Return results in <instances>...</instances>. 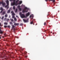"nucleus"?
I'll use <instances>...</instances> for the list:
<instances>
[{
  "label": "nucleus",
  "instance_id": "obj_32",
  "mask_svg": "<svg viewBox=\"0 0 60 60\" xmlns=\"http://www.w3.org/2000/svg\"><path fill=\"white\" fill-rule=\"evenodd\" d=\"M44 25H46V22H45L44 23Z\"/></svg>",
  "mask_w": 60,
  "mask_h": 60
},
{
  "label": "nucleus",
  "instance_id": "obj_50",
  "mask_svg": "<svg viewBox=\"0 0 60 60\" xmlns=\"http://www.w3.org/2000/svg\"><path fill=\"white\" fill-rule=\"evenodd\" d=\"M5 60H6L7 59H6V58H5Z\"/></svg>",
  "mask_w": 60,
  "mask_h": 60
},
{
  "label": "nucleus",
  "instance_id": "obj_42",
  "mask_svg": "<svg viewBox=\"0 0 60 60\" xmlns=\"http://www.w3.org/2000/svg\"><path fill=\"white\" fill-rule=\"evenodd\" d=\"M19 0H16V1L18 2H19Z\"/></svg>",
  "mask_w": 60,
  "mask_h": 60
},
{
  "label": "nucleus",
  "instance_id": "obj_17",
  "mask_svg": "<svg viewBox=\"0 0 60 60\" xmlns=\"http://www.w3.org/2000/svg\"><path fill=\"white\" fill-rule=\"evenodd\" d=\"M33 21H34V20L30 22V24H33V23H34V22Z\"/></svg>",
  "mask_w": 60,
  "mask_h": 60
},
{
  "label": "nucleus",
  "instance_id": "obj_27",
  "mask_svg": "<svg viewBox=\"0 0 60 60\" xmlns=\"http://www.w3.org/2000/svg\"><path fill=\"white\" fill-rule=\"evenodd\" d=\"M8 16V15L7 14H6L5 15V17H7Z\"/></svg>",
  "mask_w": 60,
  "mask_h": 60
},
{
  "label": "nucleus",
  "instance_id": "obj_21",
  "mask_svg": "<svg viewBox=\"0 0 60 60\" xmlns=\"http://www.w3.org/2000/svg\"><path fill=\"white\" fill-rule=\"evenodd\" d=\"M14 15H12V19H14V18H15V16Z\"/></svg>",
  "mask_w": 60,
  "mask_h": 60
},
{
  "label": "nucleus",
  "instance_id": "obj_56",
  "mask_svg": "<svg viewBox=\"0 0 60 60\" xmlns=\"http://www.w3.org/2000/svg\"><path fill=\"white\" fill-rule=\"evenodd\" d=\"M1 38L0 37V39H1Z\"/></svg>",
  "mask_w": 60,
  "mask_h": 60
},
{
  "label": "nucleus",
  "instance_id": "obj_53",
  "mask_svg": "<svg viewBox=\"0 0 60 60\" xmlns=\"http://www.w3.org/2000/svg\"><path fill=\"white\" fill-rule=\"evenodd\" d=\"M51 33H52V32H51Z\"/></svg>",
  "mask_w": 60,
  "mask_h": 60
},
{
  "label": "nucleus",
  "instance_id": "obj_26",
  "mask_svg": "<svg viewBox=\"0 0 60 60\" xmlns=\"http://www.w3.org/2000/svg\"><path fill=\"white\" fill-rule=\"evenodd\" d=\"M0 10H1V11H3V8L2 7L0 8Z\"/></svg>",
  "mask_w": 60,
  "mask_h": 60
},
{
  "label": "nucleus",
  "instance_id": "obj_46",
  "mask_svg": "<svg viewBox=\"0 0 60 60\" xmlns=\"http://www.w3.org/2000/svg\"><path fill=\"white\" fill-rule=\"evenodd\" d=\"M7 20L8 21V20H9V19H8Z\"/></svg>",
  "mask_w": 60,
  "mask_h": 60
},
{
  "label": "nucleus",
  "instance_id": "obj_18",
  "mask_svg": "<svg viewBox=\"0 0 60 60\" xmlns=\"http://www.w3.org/2000/svg\"><path fill=\"white\" fill-rule=\"evenodd\" d=\"M4 24L7 25H8V23L7 22H5L4 23Z\"/></svg>",
  "mask_w": 60,
  "mask_h": 60
},
{
  "label": "nucleus",
  "instance_id": "obj_10",
  "mask_svg": "<svg viewBox=\"0 0 60 60\" xmlns=\"http://www.w3.org/2000/svg\"><path fill=\"white\" fill-rule=\"evenodd\" d=\"M30 18H31L32 19H33V18H34L33 15H30Z\"/></svg>",
  "mask_w": 60,
  "mask_h": 60
},
{
  "label": "nucleus",
  "instance_id": "obj_8",
  "mask_svg": "<svg viewBox=\"0 0 60 60\" xmlns=\"http://www.w3.org/2000/svg\"><path fill=\"white\" fill-rule=\"evenodd\" d=\"M15 5V2H13L11 3V5L12 6H13V5Z\"/></svg>",
  "mask_w": 60,
  "mask_h": 60
},
{
  "label": "nucleus",
  "instance_id": "obj_15",
  "mask_svg": "<svg viewBox=\"0 0 60 60\" xmlns=\"http://www.w3.org/2000/svg\"><path fill=\"white\" fill-rule=\"evenodd\" d=\"M9 5H8L7 4V5H6L5 6V8H9V7H8V6Z\"/></svg>",
  "mask_w": 60,
  "mask_h": 60
},
{
  "label": "nucleus",
  "instance_id": "obj_20",
  "mask_svg": "<svg viewBox=\"0 0 60 60\" xmlns=\"http://www.w3.org/2000/svg\"><path fill=\"white\" fill-rule=\"evenodd\" d=\"M14 20L15 21H17V19H16V18H14Z\"/></svg>",
  "mask_w": 60,
  "mask_h": 60
},
{
  "label": "nucleus",
  "instance_id": "obj_24",
  "mask_svg": "<svg viewBox=\"0 0 60 60\" xmlns=\"http://www.w3.org/2000/svg\"><path fill=\"white\" fill-rule=\"evenodd\" d=\"M10 20H11V21H13V19H12L11 18L10 19Z\"/></svg>",
  "mask_w": 60,
  "mask_h": 60
},
{
  "label": "nucleus",
  "instance_id": "obj_11",
  "mask_svg": "<svg viewBox=\"0 0 60 60\" xmlns=\"http://www.w3.org/2000/svg\"><path fill=\"white\" fill-rule=\"evenodd\" d=\"M9 0H7L6 1V3L7 4V5H9Z\"/></svg>",
  "mask_w": 60,
  "mask_h": 60
},
{
  "label": "nucleus",
  "instance_id": "obj_48",
  "mask_svg": "<svg viewBox=\"0 0 60 60\" xmlns=\"http://www.w3.org/2000/svg\"><path fill=\"white\" fill-rule=\"evenodd\" d=\"M50 0V1H52V0Z\"/></svg>",
  "mask_w": 60,
  "mask_h": 60
},
{
  "label": "nucleus",
  "instance_id": "obj_22",
  "mask_svg": "<svg viewBox=\"0 0 60 60\" xmlns=\"http://www.w3.org/2000/svg\"><path fill=\"white\" fill-rule=\"evenodd\" d=\"M20 25L21 26H22L23 25V24L22 23H21L20 24Z\"/></svg>",
  "mask_w": 60,
  "mask_h": 60
},
{
  "label": "nucleus",
  "instance_id": "obj_7",
  "mask_svg": "<svg viewBox=\"0 0 60 60\" xmlns=\"http://www.w3.org/2000/svg\"><path fill=\"white\" fill-rule=\"evenodd\" d=\"M29 15H30V13H29V12H28L26 14V17H27L29 16Z\"/></svg>",
  "mask_w": 60,
  "mask_h": 60
},
{
  "label": "nucleus",
  "instance_id": "obj_16",
  "mask_svg": "<svg viewBox=\"0 0 60 60\" xmlns=\"http://www.w3.org/2000/svg\"><path fill=\"white\" fill-rule=\"evenodd\" d=\"M22 3V1H20L19 3H18V4H21Z\"/></svg>",
  "mask_w": 60,
  "mask_h": 60
},
{
  "label": "nucleus",
  "instance_id": "obj_38",
  "mask_svg": "<svg viewBox=\"0 0 60 60\" xmlns=\"http://www.w3.org/2000/svg\"><path fill=\"white\" fill-rule=\"evenodd\" d=\"M52 1L53 2H55V0H52Z\"/></svg>",
  "mask_w": 60,
  "mask_h": 60
},
{
  "label": "nucleus",
  "instance_id": "obj_39",
  "mask_svg": "<svg viewBox=\"0 0 60 60\" xmlns=\"http://www.w3.org/2000/svg\"><path fill=\"white\" fill-rule=\"evenodd\" d=\"M4 27H5V28H6V27H7V26H4Z\"/></svg>",
  "mask_w": 60,
  "mask_h": 60
},
{
  "label": "nucleus",
  "instance_id": "obj_47",
  "mask_svg": "<svg viewBox=\"0 0 60 60\" xmlns=\"http://www.w3.org/2000/svg\"><path fill=\"white\" fill-rule=\"evenodd\" d=\"M6 33H5L4 34V35H6Z\"/></svg>",
  "mask_w": 60,
  "mask_h": 60
},
{
  "label": "nucleus",
  "instance_id": "obj_45",
  "mask_svg": "<svg viewBox=\"0 0 60 60\" xmlns=\"http://www.w3.org/2000/svg\"><path fill=\"white\" fill-rule=\"evenodd\" d=\"M9 1H12V0H9Z\"/></svg>",
  "mask_w": 60,
  "mask_h": 60
},
{
  "label": "nucleus",
  "instance_id": "obj_37",
  "mask_svg": "<svg viewBox=\"0 0 60 60\" xmlns=\"http://www.w3.org/2000/svg\"><path fill=\"white\" fill-rule=\"evenodd\" d=\"M8 28H10V27H11V26H8Z\"/></svg>",
  "mask_w": 60,
  "mask_h": 60
},
{
  "label": "nucleus",
  "instance_id": "obj_34",
  "mask_svg": "<svg viewBox=\"0 0 60 60\" xmlns=\"http://www.w3.org/2000/svg\"><path fill=\"white\" fill-rule=\"evenodd\" d=\"M0 26H3L2 25H1V23H0Z\"/></svg>",
  "mask_w": 60,
  "mask_h": 60
},
{
  "label": "nucleus",
  "instance_id": "obj_3",
  "mask_svg": "<svg viewBox=\"0 0 60 60\" xmlns=\"http://www.w3.org/2000/svg\"><path fill=\"white\" fill-rule=\"evenodd\" d=\"M22 55L25 56V58H27V56H27V54H25V53H22Z\"/></svg>",
  "mask_w": 60,
  "mask_h": 60
},
{
  "label": "nucleus",
  "instance_id": "obj_43",
  "mask_svg": "<svg viewBox=\"0 0 60 60\" xmlns=\"http://www.w3.org/2000/svg\"><path fill=\"white\" fill-rule=\"evenodd\" d=\"M16 38H17V39L19 38V37H16Z\"/></svg>",
  "mask_w": 60,
  "mask_h": 60
},
{
  "label": "nucleus",
  "instance_id": "obj_9",
  "mask_svg": "<svg viewBox=\"0 0 60 60\" xmlns=\"http://www.w3.org/2000/svg\"><path fill=\"white\" fill-rule=\"evenodd\" d=\"M14 26H19V23H15L14 24Z\"/></svg>",
  "mask_w": 60,
  "mask_h": 60
},
{
  "label": "nucleus",
  "instance_id": "obj_51",
  "mask_svg": "<svg viewBox=\"0 0 60 60\" xmlns=\"http://www.w3.org/2000/svg\"><path fill=\"white\" fill-rule=\"evenodd\" d=\"M33 25H34V23H33Z\"/></svg>",
  "mask_w": 60,
  "mask_h": 60
},
{
  "label": "nucleus",
  "instance_id": "obj_41",
  "mask_svg": "<svg viewBox=\"0 0 60 60\" xmlns=\"http://www.w3.org/2000/svg\"><path fill=\"white\" fill-rule=\"evenodd\" d=\"M14 31H15V28H14L13 29Z\"/></svg>",
  "mask_w": 60,
  "mask_h": 60
},
{
  "label": "nucleus",
  "instance_id": "obj_19",
  "mask_svg": "<svg viewBox=\"0 0 60 60\" xmlns=\"http://www.w3.org/2000/svg\"><path fill=\"white\" fill-rule=\"evenodd\" d=\"M5 14V12L4 11L2 13L3 15H4Z\"/></svg>",
  "mask_w": 60,
  "mask_h": 60
},
{
  "label": "nucleus",
  "instance_id": "obj_36",
  "mask_svg": "<svg viewBox=\"0 0 60 60\" xmlns=\"http://www.w3.org/2000/svg\"><path fill=\"white\" fill-rule=\"evenodd\" d=\"M20 6L19 5L17 7L18 8H20Z\"/></svg>",
  "mask_w": 60,
  "mask_h": 60
},
{
  "label": "nucleus",
  "instance_id": "obj_4",
  "mask_svg": "<svg viewBox=\"0 0 60 60\" xmlns=\"http://www.w3.org/2000/svg\"><path fill=\"white\" fill-rule=\"evenodd\" d=\"M20 16L22 18H26V17L25 16V15L23 14H21L20 15Z\"/></svg>",
  "mask_w": 60,
  "mask_h": 60
},
{
  "label": "nucleus",
  "instance_id": "obj_14",
  "mask_svg": "<svg viewBox=\"0 0 60 60\" xmlns=\"http://www.w3.org/2000/svg\"><path fill=\"white\" fill-rule=\"evenodd\" d=\"M17 3V2L16 1V3H15V5H16V6H17V5L19 4V3Z\"/></svg>",
  "mask_w": 60,
  "mask_h": 60
},
{
  "label": "nucleus",
  "instance_id": "obj_1",
  "mask_svg": "<svg viewBox=\"0 0 60 60\" xmlns=\"http://www.w3.org/2000/svg\"><path fill=\"white\" fill-rule=\"evenodd\" d=\"M24 9H23L22 11V13H25V12H27L28 11V8L26 7H25L24 8Z\"/></svg>",
  "mask_w": 60,
  "mask_h": 60
},
{
  "label": "nucleus",
  "instance_id": "obj_33",
  "mask_svg": "<svg viewBox=\"0 0 60 60\" xmlns=\"http://www.w3.org/2000/svg\"><path fill=\"white\" fill-rule=\"evenodd\" d=\"M4 18V16L2 17L1 18V19H3Z\"/></svg>",
  "mask_w": 60,
  "mask_h": 60
},
{
  "label": "nucleus",
  "instance_id": "obj_23",
  "mask_svg": "<svg viewBox=\"0 0 60 60\" xmlns=\"http://www.w3.org/2000/svg\"><path fill=\"white\" fill-rule=\"evenodd\" d=\"M12 29H13V28H14V27H15L14 25H12Z\"/></svg>",
  "mask_w": 60,
  "mask_h": 60
},
{
  "label": "nucleus",
  "instance_id": "obj_54",
  "mask_svg": "<svg viewBox=\"0 0 60 60\" xmlns=\"http://www.w3.org/2000/svg\"><path fill=\"white\" fill-rule=\"evenodd\" d=\"M54 34V33H53V34Z\"/></svg>",
  "mask_w": 60,
  "mask_h": 60
},
{
  "label": "nucleus",
  "instance_id": "obj_40",
  "mask_svg": "<svg viewBox=\"0 0 60 60\" xmlns=\"http://www.w3.org/2000/svg\"><path fill=\"white\" fill-rule=\"evenodd\" d=\"M16 17H17V18H18V19H19V17H18V16H17V15H16Z\"/></svg>",
  "mask_w": 60,
  "mask_h": 60
},
{
  "label": "nucleus",
  "instance_id": "obj_44",
  "mask_svg": "<svg viewBox=\"0 0 60 60\" xmlns=\"http://www.w3.org/2000/svg\"><path fill=\"white\" fill-rule=\"evenodd\" d=\"M19 43H17L16 44V45H19Z\"/></svg>",
  "mask_w": 60,
  "mask_h": 60
},
{
  "label": "nucleus",
  "instance_id": "obj_52",
  "mask_svg": "<svg viewBox=\"0 0 60 60\" xmlns=\"http://www.w3.org/2000/svg\"><path fill=\"white\" fill-rule=\"evenodd\" d=\"M46 32V30H45V31H44V32Z\"/></svg>",
  "mask_w": 60,
  "mask_h": 60
},
{
  "label": "nucleus",
  "instance_id": "obj_29",
  "mask_svg": "<svg viewBox=\"0 0 60 60\" xmlns=\"http://www.w3.org/2000/svg\"><path fill=\"white\" fill-rule=\"evenodd\" d=\"M10 24L11 25H12L13 24V23L11 22H10Z\"/></svg>",
  "mask_w": 60,
  "mask_h": 60
},
{
  "label": "nucleus",
  "instance_id": "obj_13",
  "mask_svg": "<svg viewBox=\"0 0 60 60\" xmlns=\"http://www.w3.org/2000/svg\"><path fill=\"white\" fill-rule=\"evenodd\" d=\"M1 27H0V34H2L3 33V32L2 31V30H1Z\"/></svg>",
  "mask_w": 60,
  "mask_h": 60
},
{
  "label": "nucleus",
  "instance_id": "obj_30",
  "mask_svg": "<svg viewBox=\"0 0 60 60\" xmlns=\"http://www.w3.org/2000/svg\"><path fill=\"white\" fill-rule=\"evenodd\" d=\"M17 11H18V9L16 8L15 10V12H17Z\"/></svg>",
  "mask_w": 60,
  "mask_h": 60
},
{
  "label": "nucleus",
  "instance_id": "obj_31",
  "mask_svg": "<svg viewBox=\"0 0 60 60\" xmlns=\"http://www.w3.org/2000/svg\"><path fill=\"white\" fill-rule=\"evenodd\" d=\"M3 10H1L0 12V13H2L3 12Z\"/></svg>",
  "mask_w": 60,
  "mask_h": 60
},
{
  "label": "nucleus",
  "instance_id": "obj_6",
  "mask_svg": "<svg viewBox=\"0 0 60 60\" xmlns=\"http://www.w3.org/2000/svg\"><path fill=\"white\" fill-rule=\"evenodd\" d=\"M11 13L12 14V15H15V14L14 13V12L13 11H12L11 12Z\"/></svg>",
  "mask_w": 60,
  "mask_h": 60
},
{
  "label": "nucleus",
  "instance_id": "obj_2",
  "mask_svg": "<svg viewBox=\"0 0 60 60\" xmlns=\"http://www.w3.org/2000/svg\"><path fill=\"white\" fill-rule=\"evenodd\" d=\"M2 4V6L3 7H4V5H5L6 4L5 3L3 2V1H1L0 2V4Z\"/></svg>",
  "mask_w": 60,
  "mask_h": 60
},
{
  "label": "nucleus",
  "instance_id": "obj_5",
  "mask_svg": "<svg viewBox=\"0 0 60 60\" xmlns=\"http://www.w3.org/2000/svg\"><path fill=\"white\" fill-rule=\"evenodd\" d=\"M23 21L25 22V23H26V22H28V20L27 19V20H25L24 19H23Z\"/></svg>",
  "mask_w": 60,
  "mask_h": 60
},
{
  "label": "nucleus",
  "instance_id": "obj_12",
  "mask_svg": "<svg viewBox=\"0 0 60 60\" xmlns=\"http://www.w3.org/2000/svg\"><path fill=\"white\" fill-rule=\"evenodd\" d=\"M11 12V9H9L7 11V13H10Z\"/></svg>",
  "mask_w": 60,
  "mask_h": 60
},
{
  "label": "nucleus",
  "instance_id": "obj_55",
  "mask_svg": "<svg viewBox=\"0 0 60 60\" xmlns=\"http://www.w3.org/2000/svg\"><path fill=\"white\" fill-rule=\"evenodd\" d=\"M37 25V24H36V25Z\"/></svg>",
  "mask_w": 60,
  "mask_h": 60
},
{
  "label": "nucleus",
  "instance_id": "obj_28",
  "mask_svg": "<svg viewBox=\"0 0 60 60\" xmlns=\"http://www.w3.org/2000/svg\"><path fill=\"white\" fill-rule=\"evenodd\" d=\"M13 10H14L15 9V6H14L13 7Z\"/></svg>",
  "mask_w": 60,
  "mask_h": 60
},
{
  "label": "nucleus",
  "instance_id": "obj_25",
  "mask_svg": "<svg viewBox=\"0 0 60 60\" xmlns=\"http://www.w3.org/2000/svg\"><path fill=\"white\" fill-rule=\"evenodd\" d=\"M19 9V11H21V8H18Z\"/></svg>",
  "mask_w": 60,
  "mask_h": 60
},
{
  "label": "nucleus",
  "instance_id": "obj_49",
  "mask_svg": "<svg viewBox=\"0 0 60 60\" xmlns=\"http://www.w3.org/2000/svg\"><path fill=\"white\" fill-rule=\"evenodd\" d=\"M21 50L23 51V49H21Z\"/></svg>",
  "mask_w": 60,
  "mask_h": 60
},
{
  "label": "nucleus",
  "instance_id": "obj_35",
  "mask_svg": "<svg viewBox=\"0 0 60 60\" xmlns=\"http://www.w3.org/2000/svg\"><path fill=\"white\" fill-rule=\"evenodd\" d=\"M12 1H13L14 3H15V1H16V0H12Z\"/></svg>",
  "mask_w": 60,
  "mask_h": 60
}]
</instances>
